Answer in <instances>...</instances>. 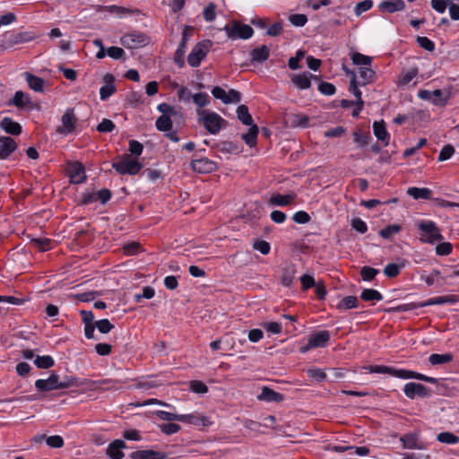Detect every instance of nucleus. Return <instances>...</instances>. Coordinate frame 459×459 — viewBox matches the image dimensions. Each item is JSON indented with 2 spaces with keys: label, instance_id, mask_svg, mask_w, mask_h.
<instances>
[{
  "label": "nucleus",
  "instance_id": "1",
  "mask_svg": "<svg viewBox=\"0 0 459 459\" xmlns=\"http://www.w3.org/2000/svg\"><path fill=\"white\" fill-rule=\"evenodd\" d=\"M198 122L211 134H217L221 129L226 128L228 121L214 111L205 109L197 110Z\"/></svg>",
  "mask_w": 459,
  "mask_h": 459
},
{
  "label": "nucleus",
  "instance_id": "2",
  "mask_svg": "<svg viewBox=\"0 0 459 459\" xmlns=\"http://www.w3.org/2000/svg\"><path fill=\"white\" fill-rule=\"evenodd\" d=\"M417 229L420 231V241L426 244L433 245L437 241L444 239L441 230L433 221H420L417 224Z\"/></svg>",
  "mask_w": 459,
  "mask_h": 459
},
{
  "label": "nucleus",
  "instance_id": "3",
  "mask_svg": "<svg viewBox=\"0 0 459 459\" xmlns=\"http://www.w3.org/2000/svg\"><path fill=\"white\" fill-rule=\"evenodd\" d=\"M143 165L131 155L124 154L119 161L112 162V168L120 175L134 176L143 169Z\"/></svg>",
  "mask_w": 459,
  "mask_h": 459
},
{
  "label": "nucleus",
  "instance_id": "4",
  "mask_svg": "<svg viewBox=\"0 0 459 459\" xmlns=\"http://www.w3.org/2000/svg\"><path fill=\"white\" fill-rule=\"evenodd\" d=\"M212 46L210 39L198 42L187 56V63L191 67H198L202 60L207 56Z\"/></svg>",
  "mask_w": 459,
  "mask_h": 459
},
{
  "label": "nucleus",
  "instance_id": "5",
  "mask_svg": "<svg viewBox=\"0 0 459 459\" xmlns=\"http://www.w3.org/2000/svg\"><path fill=\"white\" fill-rule=\"evenodd\" d=\"M205 152V149L199 150L193 155L190 163L191 169L199 174H208L215 171L218 168L216 162L206 158L199 156V152Z\"/></svg>",
  "mask_w": 459,
  "mask_h": 459
},
{
  "label": "nucleus",
  "instance_id": "6",
  "mask_svg": "<svg viewBox=\"0 0 459 459\" xmlns=\"http://www.w3.org/2000/svg\"><path fill=\"white\" fill-rule=\"evenodd\" d=\"M111 383H118L117 380H112V379H101L98 381H91L90 379H82L80 380L78 377H69L65 376L64 380H60V389L69 388L71 386L79 387L82 385H91L94 387H98L101 385H109Z\"/></svg>",
  "mask_w": 459,
  "mask_h": 459
},
{
  "label": "nucleus",
  "instance_id": "7",
  "mask_svg": "<svg viewBox=\"0 0 459 459\" xmlns=\"http://www.w3.org/2000/svg\"><path fill=\"white\" fill-rule=\"evenodd\" d=\"M120 42L125 48L134 49L147 46L150 38L143 32L133 31L122 36Z\"/></svg>",
  "mask_w": 459,
  "mask_h": 459
},
{
  "label": "nucleus",
  "instance_id": "8",
  "mask_svg": "<svg viewBox=\"0 0 459 459\" xmlns=\"http://www.w3.org/2000/svg\"><path fill=\"white\" fill-rule=\"evenodd\" d=\"M35 36L29 31L23 32H6L4 35L2 46L11 48L14 45L30 42L34 39Z\"/></svg>",
  "mask_w": 459,
  "mask_h": 459
},
{
  "label": "nucleus",
  "instance_id": "9",
  "mask_svg": "<svg viewBox=\"0 0 459 459\" xmlns=\"http://www.w3.org/2000/svg\"><path fill=\"white\" fill-rule=\"evenodd\" d=\"M227 35L230 39H247L253 36L254 30L251 26L247 24H240L233 22L231 27L225 28Z\"/></svg>",
  "mask_w": 459,
  "mask_h": 459
},
{
  "label": "nucleus",
  "instance_id": "10",
  "mask_svg": "<svg viewBox=\"0 0 459 459\" xmlns=\"http://www.w3.org/2000/svg\"><path fill=\"white\" fill-rule=\"evenodd\" d=\"M403 393L409 399H414L416 396L425 398L431 395L430 389L420 383L409 382L403 386Z\"/></svg>",
  "mask_w": 459,
  "mask_h": 459
},
{
  "label": "nucleus",
  "instance_id": "11",
  "mask_svg": "<svg viewBox=\"0 0 459 459\" xmlns=\"http://www.w3.org/2000/svg\"><path fill=\"white\" fill-rule=\"evenodd\" d=\"M60 377L55 371H52L47 379H38L35 381V387L39 392H50L60 389Z\"/></svg>",
  "mask_w": 459,
  "mask_h": 459
},
{
  "label": "nucleus",
  "instance_id": "12",
  "mask_svg": "<svg viewBox=\"0 0 459 459\" xmlns=\"http://www.w3.org/2000/svg\"><path fill=\"white\" fill-rule=\"evenodd\" d=\"M365 368L369 373L388 374L401 379H405L407 371L405 368H395L385 365H369Z\"/></svg>",
  "mask_w": 459,
  "mask_h": 459
},
{
  "label": "nucleus",
  "instance_id": "13",
  "mask_svg": "<svg viewBox=\"0 0 459 459\" xmlns=\"http://www.w3.org/2000/svg\"><path fill=\"white\" fill-rule=\"evenodd\" d=\"M189 30H192V27L186 26L184 28L183 32H182L181 41H180V43L178 47V49L175 52V56H174V62L180 68L185 66L184 56H185V52H186V42L189 39V34L187 32Z\"/></svg>",
  "mask_w": 459,
  "mask_h": 459
},
{
  "label": "nucleus",
  "instance_id": "14",
  "mask_svg": "<svg viewBox=\"0 0 459 459\" xmlns=\"http://www.w3.org/2000/svg\"><path fill=\"white\" fill-rule=\"evenodd\" d=\"M62 127L57 129V132L65 135L72 133L76 125V118L74 117V108H68L62 116Z\"/></svg>",
  "mask_w": 459,
  "mask_h": 459
},
{
  "label": "nucleus",
  "instance_id": "15",
  "mask_svg": "<svg viewBox=\"0 0 459 459\" xmlns=\"http://www.w3.org/2000/svg\"><path fill=\"white\" fill-rule=\"evenodd\" d=\"M103 81L104 85L100 89V98L101 100H106L117 91L114 83L115 76L112 74H106L103 77Z\"/></svg>",
  "mask_w": 459,
  "mask_h": 459
},
{
  "label": "nucleus",
  "instance_id": "16",
  "mask_svg": "<svg viewBox=\"0 0 459 459\" xmlns=\"http://www.w3.org/2000/svg\"><path fill=\"white\" fill-rule=\"evenodd\" d=\"M400 442L405 449H424L425 446L419 441V434L417 432H410L400 437Z\"/></svg>",
  "mask_w": 459,
  "mask_h": 459
},
{
  "label": "nucleus",
  "instance_id": "17",
  "mask_svg": "<svg viewBox=\"0 0 459 459\" xmlns=\"http://www.w3.org/2000/svg\"><path fill=\"white\" fill-rule=\"evenodd\" d=\"M17 149L15 141L9 136H0V160H6Z\"/></svg>",
  "mask_w": 459,
  "mask_h": 459
},
{
  "label": "nucleus",
  "instance_id": "18",
  "mask_svg": "<svg viewBox=\"0 0 459 459\" xmlns=\"http://www.w3.org/2000/svg\"><path fill=\"white\" fill-rule=\"evenodd\" d=\"M196 427H208L212 424L209 418L197 413L181 414V421Z\"/></svg>",
  "mask_w": 459,
  "mask_h": 459
},
{
  "label": "nucleus",
  "instance_id": "19",
  "mask_svg": "<svg viewBox=\"0 0 459 459\" xmlns=\"http://www.w3.org/2000/svg\"><path fill=\"white\" fill-rule=\"evenodd\" d=\"M372 129L377 139L382 142L384 146H387L390 143V134L386 130L385 121H375Z\"/></svg>",
  "mask_w": 459,
  "mask_h": 459
},
{
  "label": "nucleus",
  "instance_id": "20",
  "mask_svg": "<svg viewBox=\"0 0 459 459\" xmlns=\"http://www.w3.org/2000/svg\"><path fill=\"white\" fill-rule=\"evenodd\" d=\"M126 447V444L122 439L112 441L107 448V455L110 459H122L124 457L123 449Z\"/></svg>",
  "mask_w": 459,
  "mask_h": 459
},
{
  "label": "nucleus",
  "instance_id": "21",
  "mask_svg": "<svg viewBox=\"0 0 459 459\" xmlns=\"http://www.w3.org/2000/svg\"><path fill=\"white\" fill-rule=\"evenodd\" d=\"M213 148H215L219 152L224 154H239L243 151L241 145L230 141H222L218 143L213 146Z\"/></svg>",
  "mask_w": 459,
  "mask_h": 459
},
{
  "label": "nucleus",
  "instance_id": "22",
  "mask_svg": "<svg viewBox=\"0 0 459 459\" xmlns=\"http://www.w3.org/2000/svg\"><path fill=\"white\" fill-rule=\"evenodd\" d=\"M257 399L267 403H281L284 400V395L270 387L264 386L261 394L257 395Z\"/></svg>",
  "mask_w": 459,
  "mask_h": 459
},
{
  "label": "nucleus",
  "instance_id": "23",
  "mask_svg": "<svg viewBox=\"0 0 459 459\" xmlns=\"http://www.w3.org/2000/svg\"><path fill=\"white\" fill-rule=\"evenodd\" d=\"M310 340V346H314V348H324L327 345L330 340V333L327 330H323L312 333L308 336Z\"/></svg>",
  "mask_w": 459,
  "mask_h": 459
},
{
  "label": "nucleus",
  "instance_id": "24",
  "mask_svg": "<svg viewBox=\"0 0 459 459\" xmlns=\"http://www.w3.org/2000/svg\"><path fill=\"white\" fill-rule=\"evenodd\" d=\"M131 459H166L167 455L163 452L149 450H137L130 454Z\"/></svg>",
  "mask_w": 459,
  "mask_h": 459
},
{
  "label": "nucleus",
  "instance_id": "25",
  "mask_svg": "<svg viewBox=\"0 0 459 459\" xmlns=\"http://www.w3.org/2000/svg\"><path fill=\"white\" fill-rule=\"evenodd\" d=\"M70 183L82 184L86 180L85 169L82 163L75 162L70 170Z\"/></svg>",
  "mask_w": 459,
  "mask_h": 459
},
{
  "label": "nucleus",
  "instance_id": "26",
  "mask_svg": "<svg viewBox=\"0 0 459 459\" xmlns=\"http://www.w3.org/2000/svg\"><path fill=\"white\" fill-rule=\"evenodd\" d=\"M270 56V49L266 45H262L250 51V62L252 64L263 63Z\"/></svg>",
  "mask_w": 459,
  "mask_h": 459
},
{
  "label": "nucleus",
  "instance_id": "27",
  "mask_svg": "<svg viewBox=\"0 0 459 459\" xmlns=\"http://www.w3.org/2000/svg\"><path fill=\"white\" fill-rule=\"evenodd\" d=\"M378 8L381 12L394 13L395 12L403 11L405 8L403 0H387L379 4Z\"/></svg>",
  "mask_w": 459,
  "mask_h": 459
},
{
  "label": "nucleus",
  "instance_id": "28",
  "mask_svg": "<svg viewBox=\"0 0 459 459\" xmlns=\"http://www.w3.org/2000/svg\"><path fill=\"white\" fill-rule=\"evenodd\" d=\"M0 127L5 133L13 134V135H19L22 133V126H21V125L19 123L13 121L9 117H4L1 120Z\"/></svg>",
  "mask_w": 459,
  "mask_h": 459
},
{
  "label": "nucleus",
  "instance_id": "29",
  "mask_svg": "<svg viewBox=\"0 0 459 459\" xmlns=\"http://www.w3.org/2000/svg\"><path fill=\"white\" fill-rule=\"evenodd\" d=\"M313 74L309 73H303L299 74H292L291 82L299 90H307L311 87V78Z\"/></svg>",
  "mask_w": 459,
  "mask_h": 459
},
{
  "label": "nucleus",
  "instance_id": "30",
  "mask_svg": "<svg viewBox=\"0 0 459 459\" xmlns=\"http://www.w3.org/2000/svg\"><path fill=\"white\" fill-rule=\"evenodd\" d=\"M433 95L432 104L437 107H445L451 98V91L447 89L435 90L431 92Z\"/></svg>",
  "mask_w": 459,
  "mask_h": 459
},
{
  "label": "nucleus",
  "instance_id": "31",
  "mask_svg": "<svg viewBox=\"0 0 459 459\" xmlns=\"http://www.w3.org/2000/svg\"><path fill=\"white\" fill-rule=\"evenodd\" d=\"M29 87L36 92L44 91V80L29 72L23 74Z\"/></svg>",
  "mask_w": 459,
  "mask_h": 459
},
{
  "label": "nucleus",
  "instance_id": "32",
  "mask_svg": "<svg viewBox=\"0 0 459 459\" xmlns=\"http://www.w3.org/2000/svg\"><path fill=\"white\" fill-rule=\"evenodd\" d=\"M343 69L347 74L351 75V79L350 86H349V91L355 96L356 102L358 104H359V105L364 104V101L362 100V97H361L362 92L358 88V82L356 80L355 73L351 70H349L346 67H343Z\"/></svg>",
  "mask_w": 459,
  "mask_h": 459
},
{
  "label": "nucleus",
  "instance_id": "33",
  "mask_svg": "<svg viewBox=\"0 0 459 459\" xmlns=\"http://www.w3.org/2000/svg\"><path fill=\"white\" fill-rule=\"evenodd\" d=\"M457 301L458 297L455 295L438 296L423 301V306L427 307L432 305L455 304Z\"/></svg>",
  "mask_w": 459,
  "mask_h": 459
},
{
  "label": "nucleus",
  "instance_id": "34",
  "mask_svg": "<svg viewBox=\"0 0 459 459\" xmlns=\"http://www.w3.org/2000/svg\"><path fill=\"white\" fill-rule=\"evenodd\" d=\"M295 198V195H273L269 199V204L274 206H287L290 204Z\"/></svg>",
  "mask_w": 459,
  "mask_h": 459
},
{
  "label": "nucleus",
  "instance_id": "35",
  "mask_svg": "<svg viewBox=\"0 0 459 459\" xmlns=\"http://www.w3.org/2000/svg\"><path fill=\"white\" fill-rule=\"evenodd\" d=\"M407 194L415 200L424 199L430 200L432 196V191L429 188L422 187H409Z\"/></svg>",
  "mask_w": 459,
  "mask_h": 459
},
{
  "label": "nucleus",
  "instance_id": "36",
  "mask_svg": "<svg viewBox=\"0 0 459 459\" xmlns=\"http://www.w3.org/2000/svg\"><path fill=\"white\" fill-rule=\"evenodd\" d=\"M249 126L250 127H249L247 133L243 134L241 135V139L249 147H254V146L256 145V143H257V135H258V133H259V129H258V126L255 124L251 125Z\"/></svg>",
  "mask_w": 459,
  "mask_h": 459
},
{
  "label": "nucleus",
  "instance_id": "37",
  "mask_svg": "<svg viewBox=\"0 0 459 459\" xmlns=\"http://www.w3.org/2000/svg\"><path fill=\"white\" fill-rule=\"evenodd\" d=\"M359 303L356 296H346L341 299L336 305V308L340 311L359 307Z\"/></svg>",
  "mask_w": 459,
  "mask_h": 459
},
{
  "label": "nucleus",
  "instance_id": "38",
  "mask_svg": "<svg viewBox=\"0 0 459 459\" xmlns=\"http://www.w3.org/2000/svg\"><path fill=\"white\" fill-rule=\"evenodd\" d=\"M420 307H424L423 302L401 304L396 307H392L386 308V309H385V311L387 313H400V312L411 311V310L420 308Z\"/></svg>",
  "mask_w": 459,
  "mask_h": 459
},
{
  "label": "nucleus",
  "instance_id": "39",
  "mask_svg": "<svg viewBox=\"0 0 459 459\" xmlns=\"http://www.w3.org/2000/svg\"><path fill=\"white\" fill-rule=\"evenodd\" d=\"M236 113L238 120H240L245 126L254 125L252 116L250 115L248 108L246 105L238 106L237 108Z\"/></svg>",
  "mask_w": 459,
  "mask_h": 459
},
{
  "label": "nucleus",
  "instance_id": "40",
  "mask_svg": "<svg viewBox=\"0 0 459 459\" xmlns=\"http://www.w3.org/2000/svg\"><path fill=\"white\" fill-rule=\"evenodd\" d=\"M155 126L160 132H169L173 127L172 117L160 116L155 122Z\"/></svg>",
  "mask_w": 459,
  "mask_h": 459
},
{
  "label": "nucleus",
  "instance_id": "41",
  "mask_svg": "<svg viewBox=\"0 0 459 459\" xmlns=\"http://www.w3.org/2000/svg\"><path fill=\"white\" fill-rule=\"evenodd\" d=\"M405 379H416V380H420V381H424V382L434 384V385H437L438 381H439L438 378L429 377L424 374L418 373L416 371H412V370H409V369H407V371H406Z\"/></svg>",
  "mask_w": 459,
  "mask_h": 459
},
{
  "label": "nucleus",
  "instance_id": "42",
  "mask_svg": "<svg viewBox=\"0 0 459 459\" xmlns=\"http://www.w3.org/2000/svg\"><path fill=\"white\" fill-rule=\"evenodd\" d=\"M453 360V355L450 352L438 354V353H433L429 357V361L431 365H441V364H446Z\"/></svg>",
  "mask_w": 459,
  "mask_h": 459
},
{
  "label": "nucleus",
  "instance_id": "43",
  "mask_svg": "<svg viewBox=\"0 0 459 459\" xmlns=\"http://www.w3.org/2000/svg\"><path fill=\"white\" fill-rule=\"evenodd\" d=\"M402 230V226L399 224H390L386 227L383 228L379 231V236L385 239L392 240L393 236L400 233Z\"/></svg>",
  "mask_w": 459,
  "mask_h": 459
},
{
  "label": "nucleus",
  "instance_id": "44",
  "mask_svg": "<svg viewBox=\"0 0 459 459\" xmlns=\"http://www.w3.org/2000/svg\"><path fill=\"white\" fill-rule=\"evenodd\" d=\"M34 364L38 368L48 369L55 365V360L49 355L37 356L34 359Z\"/></svg>",
  "mask_w": 459,
  "mask_h": 459
},
{
  "label": "nucleus",
  "instance_id": "45",
  "mask_svg": "<svg viewBox=\"0 0 459 459\" xmlns=\"http://www.w3.org/2000/svg\"><path fill=\"white\" fill-rule=\"evenodd\" d=\"M359 78L361 80L360 84L361 85H367L368 83H371L376 76V73L373 69L369 67H361L359 70Z\"/></svg>",
  "mask_w": 459,
  "mask_h": 459
},
{
  "label": "nucleus",
  "instance_id": "46",
  "mask_svg": "<svg viewBox=\"0 0 459 459\" xmlns=\"http://www.w3.org/2000/svg\"><path fill=\"white\" fill-rule=\"evenodd\" d=\"M360 299L364 301H380L383 299V295L375 289H364Z\"/></svg>",
  "mask_w": 459,
  "mask_h": 459
},
{
  "label": "nucleus",
  "instance_id": "47",
  "mask_svg": "<svg viewBox=\"0 0 459 459\" xmlns=\"http://www.w3.org/2000/svg\"><path fill=\"white\" fill-rule=\"evenodd\" d=\"M437 440L443 444L455 445L459 443V437L452 432L444 431L437 434Z\"/></svg>",
  "mask_w": 459,
  "mask_h": 459
},
{
  "label": "nucleus",
  "instance_id": "48",
  "mask_svg": "<svg viewBox=\"0 0 459 459\" xmlns=\"http://www.w3.org/2000/svg\"><path fill=\"white\" fill-rule=\"evenodd\" d=\"M30 102L28 95H25L22 91H16L11 100V104L17 108H24Z\"/></svg>",
  "mask_w": 459,
  "mask_h": 459
},
{
  "label": "nucleus",
  "instance_id": "49",
  "mask_svg": "<svg viewBox=\"0 0 459 459\" xmlns=\"http://www.w3.org/2000/svg\"><path fill=\"white\" fill-rule=\"evenodd\" d=\"M351 59L356 65H370L372 62V58L370 56L359 52L351 53Z\"/></svg>",
  "mask_w": 459,
  "mask_h": 459
},
{
  "label": "nucleus",
  "instance_id": "50",
  "mask_svg": "<svg viewBox=\"0 0 459 459\" xmlns=\"http://www.w3.org/2000/svg\"><path fill=\"white\" fill-rule=\"evenodd\" d=\"M193 102L198 108H203L210 104L211 100L206 92H197L193 95Z\"/></svg>",
  "mask_w": 459,
  "mask_h": 459
},
{
  "label": "nucleus",
  "instance_id": "51",
  "mask_svg": "<svg viewBox=\"0 0 459 459\" xmlns=\"http://www.w3.org/2000/svg\"><path fill=\"white\" fill-rule=\"evenodd\" d=\"M403 267H404L403 264H402L400 265H398L396 264H393V263L387 264L384 268V273L388 278H394L400 273L401 269Z\"/></svg>",
  "mask_w": 459,
  "mask_h": 459
},
{
  "label": "nucleus",
  "instance_id": "52",
  "mask_svg": "<svg viewBox=\"0 0 459 459\" xmlns=\"http://www.w3.org/2000/svg\"><path fill=\"white\" fill-rule=\"evenodd\" d=\"M379 273V271L370 266H363L360 270V276L363 281H370Z\"/></svg>",
  "mask_w": 459,
  "mask_h": 459
},
{
  "label": "nucleus",
  "instance_id": "53",
  "mask_svg": "<svg viewBox=\"0 0 459 459\" xmlns=\"http://www.w3.org/2000/svg\"><path fill=\"white\" fill-rule=\"evenodd\" d=\"M157 109L161 113V116H169L173 117H177L179 114V112L177 111L173 106L166 102L159 104Z\"/></svg>",
  "mask_w": 459,
  "mask_h": 459
},
{
  "label": "nucleus",
  "instance_id": "54",
  "mask_svg": "<svg viewBox=\"0 0 459 459\" xmlns=\"http://www.w3.org/2000/svg\"><path fill=\"white\" fill-rule=\"evenodd\" d=\"M155 414L160 420H165V421H181V414H176L166 411H156Z\"/></svg>",
  "mask_w": 459,
  "mask_h": 459
},
{
  "label": "nucleus",
  "instance_id": "55",
  "mask_svg": "<svg viewBox=\"0 0 459 459\" xmlns=\"http://www.w3.org/2000/svg\"><path fill=\"white\" fill-rule=\"evenodd\" d=\"M160 429L162 433L170 436L178 433L181 429V427L180 425L170 421L169 423L160 425Z\"/></svg>",
  "mask_w": 459,
  "mask_h": 459
},
{
  "label": "nucleus",
  "instance_id": "56",
  "mask_svg": "<svg viewBox=\"0 0 459 459\" xmlns=\"http://www.w3.org/2000/svg\"><path fill=\"white\" fill-rule=\"evenodd\" d=\"M204 19L206 22H212L216 18V4L214 3H209L203 12Z\"/></svg>",
  "mask_w": 459,
  "mask_h": 459
},
{
  "label": "nucleus",
  "instance_id": "57",
  "mask_svg": "<svg viewBox=\"0 0 459 459\" xmlns=\"http://www.w3.org/2000/svg\"><path fill=\"white\" fill-rule=\"evenodd\" d=\"M371 136L370 134L361 133L360 131H355L353 133L354 142L358 143L361 147H365L368 144Z\"/></svg>",
  "mask_w": 459,
  "mask_h": 459
},
{
  "label": "nucleus",
  "instance_id": "58",
  "mask_svg": "<svg viewBox=\"0 0 459 459\" xmlns=\"http://www.w3.org/2000/svg\"><path fill=\"white\" fill-rule=\"evenodd\" d=\"M97 192H83L81 195L79 205H89L95 202H98Z\"/></svg>",
  "mask_w": 459,
  "mask_h": 459
},
{
  "label": "nucleus",
  "instance_id": "59",
  "mask_svg": "<svg viewBox=\"0 0 459 459\" xmlns=\"http://www.w3.org/2000/svg\"><path fill=\"white\" fill-rule=\"evenodd\" d=\"M253 248L259 251L262 255H268L271 250V246L269 242L265 240L257 239L254 241Z\"/></svg>",
  "mask_w": 459,
  "mask_h": 459
},
{
  "label": "nucleus",
  "instance_id": "60",
  "mask_svg": "<svg viewBox=\"0 0 459 459\" xmlns=\"http://www.w3.org/2000/svg\"><path fill=\"white\" fill-rule=\"evenodd\" d=\"M31 243L40 251H47L51 248V240L47 238H32Z\"/></svg>",
  "mask_w": 459,
  "mask_h": 459
},
{
  "label": "nucleus",
  "instance_id": "61",
  "mask_svg": "<svg viewBox=\"0 0 459 459\" xmlns=\"http://www.w3.org/2000/svg\"><path fill=\"white\" fill-rule=\"evenodd\" d=\"M95 325L101 333H108L115 327L108 319H100L96 321Z\"/></svg>",
  "mask_w": 459,
  "mask_h": 459
},
{
  "label": "nucleus",
  "instance_id": "62",
  "mask_svg": "<svg viewBox=\"0 0 459 459\" xmlns=\"http://www.w3.org/2000/svg\"><path fill=\"white\" fill-rule=\"evenodd\" d=\"M455 153V148L452 144H446L438 154V161H445L449 160Z\"/></svg>",
  "mask_w": 459,
  "mask_h": 459
},
{
  "label": "nucleus",
  "instance_id": "63",
  "mask_svg": "<svg viewBox=\"0 0 459 459\" xmlns=\"http://www.w3.org/2000/svg\"><path fill=\"white\" fill-rule=\"evenodd\" d=\"M418 45L427 51H433L435 49V43L427 37L418 36L416 38Z\"/></svg>",
  "mask_w": 459,
  "mask_h": 459
},
{
  "label": "nucleus",
  "instance_id": "64",
  "mask_svg": "<svg viewBox=\"0 0 459 459\" xmlns=\"http://www.w3.org/2000/svg\"><path fill=\"white\" fill-rule=\"evenodd\" d=\"M373 6V1L372 0H363L361 2H359L354 9L355 14L357 16H359L363 13L370 10Z\"/></svg>",
  "mask_w": 459,
  "mask_h": 459
}]
</instances>
